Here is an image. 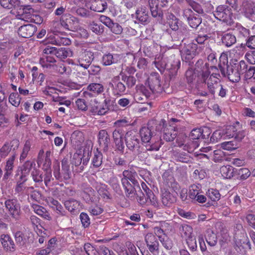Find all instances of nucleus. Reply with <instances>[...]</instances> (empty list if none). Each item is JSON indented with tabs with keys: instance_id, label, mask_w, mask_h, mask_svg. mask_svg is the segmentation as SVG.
I'll return each mask as SVG.
<instances>
[{
	"instance_id": "obj_1",
	"label": "nucleus",
	"mask_w": 255,
	"mask_h": 255,
	"mask_svg": "<svg viewBox=\"0 0 255 255\" xmlns=\"http://www.w3.org/2000/svg\"><path fill=\"white\" fill-rule=\"evenodd\" d=\"M247 134L246 130L243 129V125L239 121L227 126L224 129V138H234L238 142L242 141Z\"/></svg>"
},
{
	"instance_id": "obj_2",
	"label": "nucleus",
	"mask_w": 255,
	"mask_h": 255,
	"mask_svg": "<svg viewBox=\"0 0 255 255\" xmlns=\"http://www.w3.org/2000/svg\"><path fill=\"white\" fill-rule=\"evenodd\" d=\"M209 75L210 72L208 69L203 72L202 78L204 82L207 84L208 88L212 94H214L216 90H219V95L223 97V92L222 90L223 88L221 84L218 83L219 82H221V80L219 78L220 75L216 73L212 74L209 76Z\"/></svg>"
},
{
	"instance_id": "obj_3",
	"label": "nucleus",
	"mask_w": 255,
	"mask_h": 255,
	"mask_svg": "<svg viewBox=\"0 0 255 255\" xmlns=\"http://www.w3.org/2000/svg\"><path fill=\"white\" fill-rule=\"evenodd\" d=\"M140 135L141 140L143 142L150 143L147 146V149L148 150H159L160 147V142L154 140V138L151 140V137L153 136V132L151 129L148 127H142L139 131Z\"/></svg>"
},
{
	"instance_id": "obj_4",
	"label": "nucleus",
	"mask_w": 255,
	"mask_h": 255,
	"mask_svg": "<svg viewBox=\"0 0 255 255\" xmlns=\"http://www.w3.org/2000/svg\"><path fill=\"white\" fill-rule=\"evenodd\" d=\"M238 0H226L224 5V29L226 26H231L234 24V15L233 11L238 8Z\"/></svg>"
},
{
	"instance_id": "obj_5",
	"label": "nucleus",
	"mask_w": 255,
	"mask_h": 255,
	"mask_svg": "<svg viewBox=\"0 0 255 255\" xmlns=\"http://www.w3.org/2000/svg\"><path fill=\"white\" fill-rule=\"evenodd\" d=\"M235 50H233L232 52L231 51H227L224 52V59L227 58V70L226 75L229 80L232 82H238L241 78L240 73L236 68L237 66L233 62L230 61L229 62V58H231V54H233Z\"/></svg>"
},
{
	"instance_id": "obj_6",
	"label": "nucleus",
	"mask_w": 255,
	"mask_h": 255,
	"mask_svg": "<svg viewBox=\"0 0 255 255\" xmlns=\"http://www.w3.org/2000/svg\"><path fill=\"white\" fill-rule=\"evenodd\" d=\"M5 210L10 217L15 220L20 218L21 214L20 205L17 199H7L4 202Z\"/></svg>"
},
{
	"instance_id": "obj_7",
	"label": "nucleus",
	"mask_w": 255,
	"mask_h": 255,
	"mask_svg": "<svg viewBox=\"0 0 255 255\" xmlns=\"http://www.w3.org/2000/svg\"><path fill=\"white\" fill-rule=\"evenodd\" d=\"M62 172L60 173V165L57 163L54 165L53 174L56 179L63 181L67 180L70 178L71 173L69 169V165L67 160L62 161Z\"/></svg>"
},
{
	"instance_id": "obj_8",
	"label": "nucleus",
	"mask_w": 255,
	"mask_h": 255,
	"mask_svg": "<svg viewBox=\"0 0 255 255\" xmlns=\"http://www.w3.org/2000/svg\"><path fill=\"white\" fill-rule=\"evenodd\" d=\"M125 141L128 148L138 154L140 152V141L137 135L131 131H128L125 135Z\"/></svg>"
},
{
	"instance_id": "obj_9",
	"label": "nucleus",
	"mask_w": 255,
	"mask_h": 255,
	"mask_svg": "<svg viewBox=\"0 0 255 255\" xmlns=\"http://www.w3.org/2000/svg\"><path fill=\"white\" fill-rule=\"evenodd\" d=\"M19 18L24 21L30 22L39 23L40 17L34 13V10L29 6H25L22 9V12L18 14Z\"/></svg>"
},
{
	"instance_id": "obj_10",
	"label": "nucleus",
	"mask_w": 255,
	"mask_h": 255,
	"mask_svg": "<svg viewBox=\"0 0 255 255\" xmlns=\"http://www.w3.org/2000/svg\"><path fill=\"white\" fill-rule=\"evenodd\" d=\"M96 105L92 107L91 111L94 115L103 116L106 115L110 110V106L113 103L110 99H106L102 104L95 100Z\"/></svg>"
},
{
	"instance_id": "obj_11",
	"label": "nucleus",
	"mask_w": 255,
	"mask_h": 255,
	"mask_svg": "<svg viewBox=\"0 0 255 255\" xmlns=\"http://www.w3.org/2000/svg\"><path fill=\"white\" fill-rule=\"evenodd\" d=\"M94 58V54L92 52L85 50L78 56L77 65L87 69L91 65Z\"/></svg>"
},
{
	"instance_id": "obj_12",
	"label": "nucleus",
	"mask_w": 255,
	"mask_h": 255,
	"mask_svg": "<svg viewBox=\"0 0 255 255\" xmlns=\"http://www.w3.org/2000/svg\"><path fill=\"white\" fill-rule=\"evenodd\" d=\"M148 83L149 88L152 93H160L162 91L160 76L158 73H151L148 78Z\"/></svg>"
},
{
	"instance_id": "obj_13",
	"label": "nucleus",
	"mask_w": 255,
	"mask_h": 255,
	"mask_svg": "<svg viewBox=\"0 0 255 255\" xmlns=\"http://www.w3.org/2000/svg\"><path fill=\"white\" fill-rule=\"evenodd\" d=\"M16 154L14 152L5 161L4 167V175L2 177V181H6L12 174L14 167V162Z\"/></svg>"
},
{
	"instance_id": "obj_14",
	"label": "nucleus",
	"mask_w": 255,
	"mask_h": 255,
	"mask_svg": "<svg viewBox=\"0 0 255 255\" xmlns=\"http://www.w3.org/2000/svg\"><path fill=\"white\" fill-rule=\"evenodd\" d=\"M197 48V45L194 43L185 45L180 50L182 59L187 61L192 59L195 55Z\"/></svg>"
},
{
	"instance_id": "obj_15",
	"label": "nucleus",
	"mask_w": 255,
	"mask_h": 255,
	"mask_svg": "<svg viewBox=\"0 0 255 255\" xmlns=\"http://www.w3.org/2000/svg\"><path fill=\"white\" fill-rule=\"evenodd\" d=\"M35 165L34 162L27 160L22 165L18 167L15 175L19 176L20 179L23 180H27V177L29 175L33 165Z\"/></svg>"
},
{
	"instance_id": "obj_16",
	"label": "nucleus",
	"mask_w": 255,
	"mask_h": 255,
	"mask_svg": "<svg viewBox=\"0 0 255 255\" xmlns=\"http://www.w3.org/2000/svg\"><path fill=\"white\" fill-rule=\"evenodd\" d=\"M144 241L150 252L154 253L158 251L159 243L155 235L149 233L145 235Z\"/></svg>"
},
{
	"instance_id": "obj_17",
	"label": "nucleus",
	"mask_w": 255,
	"mask_h": 255,
	"mask_svg": "<svg viewBox=\"0 0 255 255\" xmlns=\"http://www.w3.org/2000/svg\"><path fill=\"white\" fill-rule=\"evenodd\" d=\"M89 91L83 92L84 96L87 98L98 95L104 91L103 86L99 83H91L87 87Z\"/></svg>"
},
{
	"instance_id": "obj_18",
	"label": "nucleus",
	"mask_w": 255,
	"mask_h": 255,
	"mask_svg": "<svg viewBox=\"0 0 255 255\" xmlns=\"http://www.w3.org/2000/svg\"><path fill=\"white\" fill-rule=\"evenodd\" d=\"M37 28L33 24H26L20 26L18 30L19 35L23 38H30L36 32Z\"/></svg>"
},
{
	"instance_id": "obj_19",
	"label": "nucleus",
	"mask_w": 255,
	"mask_h": 255,
	"mask_svg": "<svg viewBox=\"0 0 255 255\" xmlns=\"http://www.w3.org/2000/svg\"><path fill=\"white\" fill-rule=\"evenodd\" d=\"M242 11L247 17L252 19L255 14V3L251 0L244 1L242 4Z\"/></svg>"
},
{
	"instance_id": "obj_20",
	"label": "nucleus",
	"mask_w": 255,
	"mask_h": 255,
	"mask_svg": "<svg viewBox=\"0 0 255 255\" xmlns=\"http://www.w3.org/2000/svg\"><path fill=\"white\" fill-rule=\"evenodd\" d=\"M113 92L115 95H122L123 94L126 89L125 84L120 81L118 77L113 78L111 82Z\"/></svg>"
},
{
	"instance_id": "obj_21",
	"label": "nucleus",
	"mask_w": 255,
	"mask_h": 255,
	"mask_svg": "<svg viewBox=\"0 0 255 255\" xmlns=\"http://www.w3.org/2000/svg\"><path fill=\"white\" fill-rule=\"evenodd\" d=\"M98 136V141L100 147L104 151H107L110 143V137L108 132L105 130H101L99 132Z\"/></svg>"
},
{
	"instance_id": "obj_22",
	"label": "nucleus",
	"mask_w": 255,
	"mask_h": 255,
	"mask_svg": "<svg viewBox=\"0 0 255 255\" xmlns=\"http://www.w3.org/2000/svg\"><path fill=\"white\" fill-rule=\"evenodd\" d=\"M121 182L125 189L126 196L128 198H133L136 193V188L137 186H134L126 179H122Z\"/></svg>"
},
{
	"instance_id": "obj_23",
	"label": "nucleus",
	"mask_w": 255,
	"mask_h": 255,
	"mask_svg": "<svg viewBox=\"0 0 255 255\" xmlns=\"http://www.w3.org/2000/svg\"><path fill=\"white\" fill-rule=\"evenodd\" d=\"M123 177L122 179H126L127 181H130L134 186L140 189L138 182L136 180L137 174L136 172L132 170H125L123 172Z\"/></svg>"
},
{
	"instance_id": "obj_24",
	"label": "nucleus",
	"mask_w": 255,
	"mask_h": 255,
	"mask_svg": "<svg viewBox=\"0 0 255 255\" xmlns=\"http://www.w3.org/2000/svg\"><path fill=\"white\" fill-rule=\"evenodd\" d=\"M209 134V129L207 128H205L204 129L195 128L191 131L190 137L192 140L198 139L200 137L206 138Z\"/></svg>"
},
{
	"instance_id": "obj_25",
	"label": "nucleus",
	"mask_w": 255,
	"mask_h": 255,
	"mask_svg": "<svg viewBox=\"0 0 255 255\" xmlns=\"http://www.w3.org/2000/svg\"><path fill=\"white\" fill-rule=\"evenodd\" d=\"M107 8L105 0H91L90 9L95 11L102 12Z\"/></svg>"
},
{
	"instance_id": "obj_26",
	"label": "nucleus",
	"mask_w": 255,
	"mask_h": 255,
	"mask_svg": "<svg viewBox=\"0 0 255 255\" xmlns=\"http://www.w3.org/2000/svg\"><path fill=\"white\" fill-rule=\"evenodd\" d=\"M56 60L52 55H42L39 60V63L44 68L51 69L55 64Z\"/></svg>"
},
{
	"instance_id": "obj_27",
	"label": "nucleus",
	"mask_w": 255,
	"mask_h": 255,
	"mask_svg": "<svg viewBox=\"0 0 255 255\" xmlns=\"http://www.w3.org/2000/svg\"><path fill=\"white\" fill-rule=\"evenodd\" d=\"M236 42V38L234 33V30L232 28H227L226 31H224V44L227 47H230Z\"/></svg>"
},
{
	"instance_id": "obj_28",
	"label": "nucleus",
	"mask_w": 255,
	"mask_h": 255,
	"mask_svg": "<svg viewBox=\"0 0 255 255\" xmlns=\"http://www.w3.org/2000/svg\"><path fill=\"white\" fill-rule=\"evenodd\" d=\"M163 132V138L167 141H173L177 134L176 127L172 125H170L169 128H164Z\"/></svg>"
},
{
	"instance_id": "obj_29",
	"label": "nucleus",
	"mask_w": 255,
	"mask_h": 255,
	"mask_svg": "<svg viewBox=\"0 0 255 255\" xmlns=\"http://www.w3.org/2000/svg\"><path fill=\"white\" fill-rule=\"evenodd\" d=\"M154 63L160 72H163L165 69H168L169 68L168 59L166 57L159 56L155 58Z\"/></svg>"
},
{
	"instance_id": "obj_30",
	"label": "nucleus",
	"mask_w": 255,
	"mask_h": 255,
	"mask_svg": "<svg viewBox=\"0 0 255 255\" xmlns=\"http://www.w3.org/2000/svg\"><path fill=\"white\" fill-rule=\"evenodd\" d=\"M31 208H32L33 211L38 215L41 216L44 219L47 220H51V217L50 216L49 213L47 211L46 209L44 207L36 204H32Z\"/></svg>"
},
{
	"instance_id": "obj_31",
	"label": "nucleus",
	"mask_w": 255,
	"mask_h": 255,
	"mask_svg": "<svg viewBox=\"0 0 255 255\" xmlns=\"http://www.w3.org/2000/svg\"><path fill=\"white\" fill-rule=\"evenodd\" d=\"M0 241L3 248L6 251H12L14 250V242L8 235H2L0 237Z\"/></svg>"
},
{
	"instance_id": "obj_32",
	"label": "nucleus",
	"mask_w": 255,
	"mask_h": 255,
	"mask_svg": "<svg viewBox=\"0 0 255 255\" xmlns=\"http://www.w3.org/2000/svg\"><path fill=\"white\" fill-rule=\"evenodd\" d=\"M161 198L163 205L167 207H170L176 201V197L166 190L162 192Z\"/></svg>"
},
{
	"instance_id": "obj_33",
	"label": "nucleus",
	"mask_w": 255,
	"mask_h": 255,
	"mask_svg": "<svg viewBox=\"0 0 255 255\" xmlns=\"http://www.w3.org/2000/svg\"><path fill=\"white\" fill-rule=\"evenodd\" d=\"M26 181L23 180L19 178L14 189L15 191L18 193H25V194H28L31 190H32L33 189L32 187H26L25 186L24 183Z\"/></svg>"
},
{
	"instance_id": "obj_34",
	"label": "nucleus",
	"mask_w": 255,
	"mask_h": 255,
	"mask_svg": "<svg viewBox=\"0 0 255 255\" xmlns=\"http://www.w3.org/2000/svg\"><path fill=\"white\" fill-rule=\"evenodd\" d=\"M119 56L117 55H113L111 53L105 54L103 56L102 63L104 66H109L118 62Z\"/></svg>"
},
{
	"instance_id": "obj_35",
	"label": "nucleus",
	"mask_w": 255,
	"mask_h": 255,
	"mask_svg": "<svg viewBox=\"0 0 255 255\" xmlns=\"http://www.w3.org/2000/svg\"><path fill=\"white\" fill-rule=\"evenodd\" d=\"M230 60L233 62V64H235L237 66V68L238 70V72L240 73L241 75L242 74H244L247 71L248 68V65L244 60H241L239 62H238V60L236 59H234L232 56L230 58Z\"/></svg>"
},
{
	"instance_id": "obj_36",
	"label": "nucleus",
	"mask_w": 255,
	"mask_h": 255,
	"mask_svg": "<svg viewBox=\"0 0 255 255\" xmlns=\"http://www.w3.org/2000/svg\"><path fill=\"white\" fill-rule=\"evenodd\" d=\"M52 70H54L57 73H59L60 74H69L71 72V70L70 68L68 66H66L63 63H59L57 64H55V65L52 68Z\"/></svg>"
},
{
	"instance_id": "obj_37",
	"label": "nucleus",
	"mask_w": 255,
	"mask_h": 255,
	"mask_svg": "<svg viewBox=\"0 0 255 255\" xmlns=\"http://www.w3.org/2000/svg\"><path fill=\"white\" fill-rule=\"evenodd\" d=\"M206 241L210 246H214L217 242V237L215 233L211 230H208L205 235Z\"/></svg>"
},
{
	"instance_id": "obj_38",
	"label": "nucleus",
	"mask_w": 255,
	"mask_h": 255,
	"mask_svg": "<svg viewBox=\"0 0 255 255\" xmlns=\"http://www.w3.org/2000/svg\"><path fill=\"white\" fill-rule=\"evenodd\" d=\"M226 199V203L227 202L229 205L233 204L235 206H238L240 205L241 203V199L239 196L237 194L233 195L229 193Z\"/></svg>"
},
{
	"instance_id": "obj_39",
	"label": "nucleus",
	"mask_w": 255,
	"mask_h": 255,
	"mask_svg": "<svg viewBox=\"0 0 255 255\" xmlns=\"http://www.w3.org/2000/svg\"><path fill=\"white\" fill-rule=\"evenodd\" d=\"M72 55L73 52L70 49L65 48H61L56 49L55 56L61 59H65L68 57H71Z\"/></svg>"
},
{
	"instance_id": "obj_40",
	"label": "nucleus",
	"mask_w": 255,
	"mask_h": 255,
	"mask_svg": "<svg viewBox=\"0 0 255 255\" xmlns=\"http://www.w3.org/2000/svg\"><path fill=\"white\" fill-rule=\"evenodd\" d=\"M94 190L90 187H88L83 190L81 193L83 199L86 202H89L93 200L94 194Z\"/></svg>"
},
{
	"instance_id": "obj_41",
	"label": "nucleus",
	"mask_w": 255,
	"mask_h": 255,
	"mask_svg": "<svg viewBox=\"0 0 255 255\" xmlns=\"http://www.w3.org/2000/svg\"><path fill=\"white\" fill-rule=\"evenodd\" d=\"M0 2L2 7L7 9L19 6L20 4L19 0H0Z\"/></svg>"
},
{
	"instance_id": "obj_42",
	"label": "nucleus",
	"mask_w": 255,
	"mask_h": 255,
	"mask_svg": "<svg viewBox=\"0 0 255 255\" xmlns=\"http://www.w3.org/2000/svg\"><path fill=\"white\" fill-rule=\"evenodd\" d=\"M31 148V142L29 140H27L25 141L23 147L21 150V153L19 157V161L20 162H23L26 158L28 152Z\"/></svg>"
},
{
	"instance_id": "obj_43",
	"label": "nucleus",
	"mask_w": 255,
	"mask_h": 255,
	"mask_svg": "<svg viewBox=\"0 0 255 255\" xmlns=\"http://www.w3.org/2000/svg\"><path fill=\"white\" fill-rule=\"evenodd\" d=\"M169 16L170 19L168 23L170 27L172 30L174 31L178 30L179 27L181 26V21L173 14H171Z\"/></svg>"
},
{
	"instance_id": "obj_44",
	"label": "nucleus",
	"mask_w": 255,
	"mask_h": 255,
	"mask_svg": "<svg viewBox=\"0 0 255 255\" xmlns=\"http://www.w3.org/2000/svg\"><path fill=\"white\" fill-rule=\"evenodd\" d=\"M178 146L180 147L183 146V149L184 150H186L188 152L191 153L196 148H197L198 147L199 144L196 141H194L191 140L185 144H178Z\"/></svg>"
},
{
	"instance_id": "obj_45",
	"label": "nucleus",
	"mask_w": 255,
	"mask_h": 255,
	"mask_svg": "<svg viewBox=\"0 0 255 255\" xmlns=\"http://www.w3.org/2000/svg\"><path fill=\"white\" fill-rule=\"evenodd\" d=\"M201 188L200 184H193L190 186L189 191V197L192 200L196 199V196L199 194Z\"/></svg>"
},
{
	"instance_id": "obj_46",
	"label": "nucleus",
	"mask_w": 255,
	"mask_h": 255,
	"mask_svg": "<svg viewBox=\"0 0 255 255\" xmlns=\"http://www.w3.org/2000/svg\"><path fill=\"white\" fill-rule=\"evenodd\" d=\"M102 160L103 154L97 149L96 152H94V155L92 160L93 166L95 167H100L102 163Z\"/></svg>"
},
{
	"instance_id": "obj_47",
	"label": "nucleus",
	"mask_w": 255,
	"mask_h": 255,
	"mask_svg": "<svg viewBox=\"0 0 255 255\" xmlns=\"http://www.w3.org/2000/svg\"><path fill=\"white\" fill-rule=\"evenodd\" d=\"M169 68L168 69H172L176 71L180 67V61L178 59H175L174 57L171 56L168 59Z\"/></svg>"
},
{
	"instance_id": "obj_48",
	"label": "nucleus",
	"mask_w": 255,
	"mask_h": 255,
	"mask_svg": "<svg viewBox=\"0 0 255 255\" xmlns=\"http://www.w3.org/2000/svg\"><path fill=\"white\" fill-rule=\"evenodd\" d=\"M21 98L17 93H11L9 96V103L15 107H17L20 103Z\"/></svg>"
},
{
	"instance_id": "obj_49",
	"label": "nucleus",
	"mask_w": 255,
	"mask_h": 255,
	"mask_svg": "<svg viewBox=\"0 0 255 255\" xmlns=\"http://www.w3.org/2000/svg\"><path fill=\"white\" fill-rule=\"evenodd\" d=\"M60 22L62 26L65 29L68 30H73L74 27L72 25V22H73V19L72 17L66 18V19H64V18L62 17L60 19Z\"/></svg>"
},
{
	"instance_id": "obj_50",
	"label": "nucleus",
	"mask_w": 255,
	"mask_h": 255,
	"mask_svg": "<svg viewBox=\"0 0 255 255\" xmlns=\"http://www.w3.org/2000/svg\"><path fill=\"white\" fill-rule=\"evenodd\" d=\"M136 18L141 22L148 21L149 16L147 11L145 9L143 10H137L136 11Z\"/></svg>"
},
{
	"instance_id": "obj_51",
	"label": "nucleus",
	"mask_w": 255,
	"mask_h": 255,
	"mask_svg": "<svg viewBox=\"0 0 255 255\" xmlns=\"http://www.w3.org/2000/svg\"><path fill=\"white\" fill-rule=\"evenodd\" d=\"M90 29L94 33L98 35H100L103 33L104 26L101 24H98L94 21L90 23L89 25Z\"/></svg>"
},
{
	"instance_id": "obj_52",
	"label": "nucleus",
	"mask_w": 255,
	"mask_h": 255,
	"mask_svg": "<svg viewBox=\"0 0 255 255\" xmlns=\"http://www.w3.org/2000/svg\"><path fill=\"white\" fill-rule=\"evenodd\" d=\"M234 167L231 165L224 166V178L231 179L235 174Z\"/></svg>"
},
{
	"instance_id": "obj_53",
	"label": "nucleus",
	"mask_w": 255,
	"mask_h": 255,
	"mask_svg": "<svg viewBox=\"0 0 255 255\" xmlns=\"http://www.w3.org/2000/svg\"><path fill=\"white\" fill-rule=\"evenodd\" d=\"M186 243L189 249L193 251H196L197 248L196 240L194 236H190L186 238Z\"/></svg>"
},
{
	"instance_id": "obj_54",
	"label": "nucleus",
	"mask_w": 255,
	"mask_h": 255,
	"mask_svg": "<svg viewBox=\"0 0 255 255\" xmlns=\"http://www.w3.org/2000/svg\"><path fill=\"white\" fill-rule=\"evenodd\" d=\"M122 80L126 83L128 88H131L136 83V79L134 77L125 75H122Z\"/></svg>"
},
{
	"instance_id": "obj_55",
	"label": "nucleus",
	"mask_w": 255,
	"mask_h": 255,
	"mask_svg": "<svg viewBox=\"0 0 255 255\" xmlns=\"http://www.w3.org/2000/svg\"><path fill=\"white\" fill-rule=\"evenodd\" d=\"M78 201L74 200H70L65 202V206L70 212L75 210L79 206Z\"/></svg>"
},
{
	"instance_id": "obj_56",
	"label": "nucleus",
	"mask_w": 255,
	"mask_h": 255,
	"mask_svg": "<svg viewBox=\"0 0 255 255\" xmlns=\"http://www.w3.org/2000/svg\"><path fill=\"white\" fill-rule=\"evenodd\" d=\"M208 196L213 201H218L220 199L221 195L218 190L214 189H209Z\"/></svg>"
},
{
	"instance_id": "obj_57",
	"label": "nucleus",
	"mask_w": 255,
	"mask_h": 255,
	"mask_svg": "<svg viewBox=\"0 0 255 255\" xmlns=\"http://www.w3.org/2000/svg\"><path fill=\"white\" fill-rule=\"evenodd\" d=\"M238 141H224V150L233 151L238 147Z\"/></svg>"
},
{
	"instance_id": "obj_58",
	"label": "nucleus",
	"mask_w": 255,
	"mask_h": 255,
	"mask_svg": "<svg viewBox=\"0 0 255 255\" xmlns=\"http://www.w3.org/2000/svg\"><path fill=\"white\" fill-rule=\"evenodd\" d=\"M187 81L188 83L190 84L193 83V81L196 78V74L194 70L192 68H189L185 73Z\"/></svg>"
},
{
	"instance_id": "obj_59",
	"label": "nucleus",
	"mask_w": 255,
	"mask_h": 255,
	"mask_svg": "<svg viewBox=\"0 0 255 255\" xmlns=\"http://www.w3.org/2000/svg\"><path fill=\"white\" fill-rule=\"evenodd\" d=\"M148 192L146 194V198L147 201H149L151 204L154 206L158 205L156 198L151 190H148Z\"/></svg>"
},
{
	"instance_id": "obj_60",
	"label": "nucleus",
	"mask_w": 255,
	"mask_h": 255,
	"mask_svg": "<svg viewBox=\"0 0 255 255\" xmlns=\"http://www.w3.org/2000/svg\"><path fill=\"white\" fill-rule=\"evenodd\" d=\"M124 134L125 131L122 129H116L113 132L114 141L123 139Z\"/></svg>"
},
{
	"instance_id": "obj_61",
	"label": "nucleus",
	"mask_w": 255,
	"mask_h": 255,
	"mask_svg": "<svg viewBox=\"0 0 255 255\" xmlns=\"http://www.w3.org/2000/svg\"><path fill=\"white\" fill-rule=\"evenodd\" d=\"M31 176L35 182H41L43 180V177L40 171L37 169H34L31 172Z\"/></svg>"
},
{
	"instance_id": "obj_62",
	"label": "nucleus",
	"mask_w": 255,
	"mask_h": 255,
	"mask_svg": "<svg viewBox=\"0 0 255 255\" xmlns=\"http://www.w3.org/2000/svg\"><path fill=\"white\" fill-rule=\"evenodd\" d=\"M109 28L111 29V31L115 34H121L123 32L122 27L118 23L113 22Z\"/></svg>"
},
{
	"instance_id": "obj_63",
	"label": "nucleus",
	"mask_w": 255,
	"mask_h": 255,
	"mask_svg": "<svg viewBox=\"0 0 255 255\" xmlns=\"http://www.w3.org/2000/svg\"><path fill=\"white\" fill-rule=\"evenodd\" d=\"M89 211L92 215L98 216L103 213V209L98 205H95L89 207Z\"/></svg>"
},
{
	"instance_id": "obj_64",
	"label": "nucleus",
	"mask_w": 255,
	"mask_h": 255,
	"mask_svg": "<svg viewBox=\"0 0 255 255\" xmlns=\"http://www.w3.org/2000/svg\"><path fill=\"white\" fill-rule=\"evenodd\" d=\"M84 249L88 255H97V252L90 244H85Z\"/></svg>"
}]
</instances>
